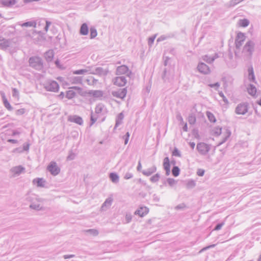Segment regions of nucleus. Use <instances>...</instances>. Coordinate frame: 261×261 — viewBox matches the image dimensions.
<instances>
[{
	"label": "nucleus",
	"instance_id": "f8f14e48",
	"mask_svg": "<svg viewBox=\"0 0 261 261\" xmlns=\"http://www.w3.org/2000/svg\"><path fill=\"white\" fill-rule=\"evenodd\" d=\"M68 121L74 122L80 125L83 124V120L82 118L76 115L69 116L68 117Z\"/></svg>",
	"mask_w": 261,
	"mask_h": 261
},
{
	"label": "nucleus",
	"instance_id": "393cba45",
	"mask_svg": "<svg viewBox=\"0 0 261 261\" xmlns=\"http://www.w3.org/2000/svg\"><path fill=\"white\" fill-rule=\"evenodd\" d=\"M124 118V115L121 112L119 113L118 116H117V118L116 119V123L115 125L114 126V129H115L119 125L122 124V120Z\"/></svg>",
	"mask_w": 261,
	"mask_h": 261
},
{
	"label": "nucleus",
	"instance_id": "774afa93",
	"mask_svg": "<svg viewBox=\"0 0 261 261\" xmlns=\"http://www.w3.org/2000/svg\"><path fill=\"white\" fill-rule=\"evenodd\" d=\"M239 4L236 0H231L229 2V6L230 7H233L237 4Z\"/></svg>",
	"mask_w": 261,
	"mask_h": 261
},
{
	"label": "nucleus",
	"instance_id": "9b49d317",
	"mask_svg": "<svg viewBox=\"0 0 261 261\" xmlns=\"http://www.w3.org/2000/svg\"><path fill=\"white\" fill-rule=\"evenodd\" d=\"M90 73L92 74H97L99 76L106 75L108 74V70L100 67L93 69L92 67H91V71L90 72Z\"/></svg>",
	"mask_w": 261,
	"mask_h": 261
},
{
	"label": "nucleus",
	"instance_id": "052dcab7",
	"mask_svg": "<svg viewBox=\"0 0 261 261\" xmlns=\"http://www.w3.org/2000/svg\"><path fill=\"white\" fill-rule=\"evenodd\" d=\"M155 38V36H153V37H150L148 38V43L149 46H151L153 44V43L154 41Z\"/></svg>",
	"mask_w": 261,
	"mask_h": 261
},
{
	"label": "nucleus",
	"instance_id": "2f4dec72",
	"mask_svg": "<svg viewBox=\"0 0 261 261\" xmlns=\"http://www.w3.org/2000/svg\"><path fill=\"white\" fill-rule=\"evenodd\" d=\"M36 23L34 21H27L21 24L22 27H34L35 28Z\"/></svg>",
	"mask_w": 261,
	"mask_h": 261
},
{
	"label": "nucleus",
	"instance_id": "338daca9",
	"mask_svg": "<svg viewBox=\"0 0 261 261\" xmlns=\"http://www.w3.org/2000/svg\"><path fill=\"white\" fill-rule=\"evenodd\" d=\"M30 144L28 143H25L23 144V151H28L29 149Z\"/></svg>",
	"mask_w": 261,
	"mask_h": 261
},
{
	"label": "nucleus",
	"instance_id": "c85d7f7f",
	"mask_svg": "<svg viewBox=\"0 0 261 261\" xmlns=\"http://www.w3.org/2000/svg\"><path fill=\"white\" fill-rule=\"evenodd\" d=\"M109 178L113 183H117L119 181V176L115 172L110 173L109 174Z\"/></svg>",
	"mask_w": 261,
	"mask_h": 261
},
{
	"label": "nucleus",
	"instance_id": "bb28decb",
	"mask_svg": "<svg viewBox=\"0 0 261 261\" xmlns=\"http://www.w3.org/2000/svg\"><path fill=\"white\" fill-rule=\"evenodd\" d=\"M248 79L250 82H255V77L254 74V71L252 67H250L248 69Z\"/></svg>",
	"mask_w": 261,
	"mask_h": 261
},
{
	"label": "nucleus",
	"instance_id": "2eb2a0df",
	"mask_svg": "<svg viewBox=\"0 0 261 261\" xmlns=\"http://www.w3.org/2000/svg\"><path fill=\"white\" fill-rule=\"evenodd\" d=\"M164 169L166 171V175L168 176L170 173V164L168 157H166L163 161Z\"/></svg>",
	"mask_w": 261,
	"mask_h": 261
},
{
	"label": "nucleus",
	"instance_id": "ea45409f",
	"mask_svg": "<svg viewBox=\"0 0 261 261\" xmlns=\"http://www.w3.org/2000/svg\"><path fill=\"white\" fill-rule=\"evenodd\" d=\"M206 115L210 121H211V122H216V119L215 118V117L212 113L210 112H207Z\"/></svg>",
	"mask_w": 261,
	"mask_h": 261
},
{
	"label": "nucleus",
	"instance_id": "680f3d73",
	"mask_svg": "<svg viewBox=\"0 0 261 261\" xmlns=\"http://www.w3.org/2000/svg\"><path fill=\"white\" fill-rule=\"evenodd\" d=\"M204 170L199 169L197 172V174L199 176H202L204 174Z\"/></svg>",
	"mask_w": 261,
	"mask_h": 261
},
{
	"label": "nucleus",
	"instance_id": "c03bdc74",
	"mask_svg": "<svg viewBox=\"0 0 261 261\" xmlns=\"http://www.w3.org/2000/svg\"><path fill=\"white\" fill-rule=\"evenodd\" d=\"M97 117L95 116V115L93 114V112H91V116H90V126H92L97 120Z\"/></svg>",
	"mask_w": 261,
	"mask_h": 261
},
{
	"label": "nucleus",
	"instance_id": "20e7f679",
	"mask_svg": "<svg viewBox=\"0 0 261 261\" xmlns=\"http://www.w3.org/2000/svg\"><path fill=\"white\" fill-rule=\"evenodd\" d=\"M248 104L246 102L241 103L239 104L235 110V112L237 114L244 115L248 112Z\"/></svg>",
	"mask_w": 261,
	"mask_h": 261
},
{
	"label": "nucleus",
	"instance_id": "39448f33",
	"mask_svg": "<svg viewBox=\"0 0 261 261\" xmlns=\"http://www.w3.org/2000/svg\"><path fill=\"white\" fill-rule=\"evenodd\" d=\"M47 169L54 176L58 175L60 172V169L58 167L55 162H51L48 165Z\"/></svg>",
	"mask_w": 261,
	"mask_h": 261
},
{
	"label": "nucleus",
	"instance_id": "412c9836",
	"mask_svg": "<svg viewBox=\"0 0 261 261\" xmlns=\"http://www.w3.org/2000/svg\"><path fill=\"white\" fill-rule=\"evenodd\" d=\"M17 3L16 0H2V5L5 7L11 8Z\"/></svg>",
	"mask_w": 261,
	"mask_h": 261
},
{
	"label": "nucleus",
	"instance_id": "b1692460",
	"mask_svg": "<svg viewBox=\"0 0 261 261\" xmlns=\"http://www.w3.org/2000/svg\"><path fill=\"white\" fill-rule=\"evenodd\" d=\"M89 28L86 23H83L80 28V33L82 35H87L88 34Z\"/></svg>",
	"mask_w": 261,
	"mask_h": 261
},
{
	"label": "nucleus",
	"instance_id": "0eeeda50",
	"mask_svg": "<svg viewBox=\"0 0 261 261\" xmlns=\"http://www.w3.org/2000/svg\"><path fill=\"white\" fill-rule=\"evenodd\" d=\"M245 39V36L244 33L242 32L238 33L235 40L236 47L237 49H239L242 45Z\"/></svg>",
	"mask_w": 261,
	"mask_h": 261
},
{
	"label": "nucleus",
	"instance_id": "dca6fc26",
	"mask_svg": "<svg viewBox=\"0 0 261 261\" xmlns=\"http://www.w3.org/2000/svg\"><path fill=\"white\" fill-rule=\"evenodd\" d=\"M1 96L2 98V100L3 102L4 106L5 107L10 111H11L13 110V107L11 106L8 100H7L5 94L4 92L1 93Z\"/></svg>",
	"mask_w": 261,
	"mask_h": 261
},
{
	"label": "nucleus",
	"instance_id": "423d86ee",
	"mask_svg": "<svg viewBox=\"0 0 261 261\" xmlns=\"http://www.w3.org/2000/svg\"><path fill=\"white\" fill-rule=\"evenodd\" d=\"M255 43L252 40H249L246 42L243 47L244 51L247 52L249 55L251 56L254 50Z\"/></svg>",
	"mask_w": 261,
	"mask_h": 261
},
{
	"label": "nucleus",
	"instance_id": "72a5a7b5",
	"mask_svg": "<svg viewBox=\"0 0 261 261\" xmlns=\"http://www.w3.org/2000/svg\"><path fill=\"white\" fill-rule=\"evenodd\" d=\"M76 95L75 92L72 90H69L66 92V97L69 99L73 98Z\"/></svg>",
	"mask_w": 261,
	"mask_h": 261
},
{
	"label": "nucleus",
	"instance_id": "09e8293b",
	"mask_svg": "<svg viewBox=\"0 0 261 261\" xmlns=\"http://www.w3.org/2000/svg\"><path fill=\"white\" fill-rule=\"evenodd\" d=\"M132 219V216L130 213H126L125 215V223H129Z\"/></svg>",
	"mask_w": 261,
	"mask_h": 261
},
{
	"label": "nucleus",
	"instance_id": "3c124183",
	"mask_svg": "<svg viewBox=\"0 0 261 261\" xmlns=\"http://www.w3.org/2000/svg\"><path fill=\"white\" fill-rule=\"evenodd\" d=\"M26 112V110L25 109H18L15 112V114L16 115H22L23 114H24Z\"/></svg>",
	"mask_w": 261,
	"mask_h": 261
},
{
	"label": "nucleus",
	"instance_id": "f704fd0d",
	"mask_svg": "<svg viewBox=\"0 0 261 261\" xmlns=\"http://www.w3.org/2000/svg\"><path fill=\"white\" fill-rule=\"evenodd\" d=\"M82 76H75L71 78L72 83L73 84H82Z\"/></svg>",
	"mask_w": 261,
	"mask_h": 261
},
{
	"label": "nucleus",
	"instance_id": "13d9d810",
	"mask_svg": "<svg viewBox=\"0 0 261 261\" xmlns=\"http://www.w3.org/2000/svg\"><path fill=\"white\" fill-rule=\"evenodd\" d=\"M216 246L215 244H212L210 245L209 246H206L204 248H203L200 251L199 253H201L202 252H203L204 251L207 250L208 249L214 248Z\"/></svg>",
	"mask_w": 261,
	"mask_h": 261
},
{
	"label": "nucleus",
	"instance_id": "5fc2aeb1",
	"mask_svg": "<svg viewBox=\"0 0 261 261\" xmlns=\"http://www.w3.org/2000/svg\"><path fill=\"white\" fill-rule=\"evenodd\" d=\"M192 133L195 138H196L197 139H198L199 138V132H198V130L197 129H196V128L193 129Z\"/></svg>",
	"mask_w": 261,
	"mask_h": 261
},
{
	"label": "nucleus",
	"instance_id": "6ab92c4d",
	"mask_svg": "<svg viewBox=\"0 0 261 261\" xmlns=\"http://www.w3.org/2000/svg\"><path fill=\"white\" fill-rule=\"evenodd\" d=\"M25 168L21 166H15L11 168V172L14 175H19L21 172L24 171Z\"/></svg>",
	"mask_w": 261,
	"mask_h": 261
},
{
	"label": "nucleus",
	"instance_id": "f3484780",
	"mask_svg": "<svg viewBox=\"0 0 261 261\" xmlns=\"http://www.w3.org/2000/svg\"><path fill=\"white\" fill-rule=\"evenodd\" d=\"M129 71L128 68L126 65H121L117 68L116 74L121 75L126 74Z\"/></svg>",
	"mask_w": 261,
	"mask_h": 261
},
{
	"label": "nucleus",
	"instance_id": "49530a36",
	"mask_svg": "<svg viewBox=\"0 0 261 261\" xmlns=\"http://www.w3.org/2000/svg\"><path fill=\"white\" fill-rule=\"evenodd\" d=\"M30 207L35 210L39 211L41 210V207L40 206V204H36V203H32L30 204Z\"/></svg>",
	"mask_w": 261,
	"mask_h": 261
},
{
	"label": "nucleus",
	"instance_id": "e2e57ef3",
	"mask_svg": "<svg viewBox=\"0 0 261 261\" xmlns=\"http://www.w3.org/2000/svg\"><path fill=\"white\" fill-rule=\"evenodd\" d=\"M8 48H9V51L11 54H13L16 51V48L15 47H13L11 46V42H10V47H9Z\"/></svg>",
	"mask_w": 261,
	"mask_h": 261
},
{
	"label": "nucleus",
	"instance_id": "4be33fe9",
	"mask_svg": "<svg viewBox=\"0 0 261 261\" xmlns=\"http://www.w3.org/2000/svg\"><path fill=\"white\" fill-rule=\"evenodd\" d=\"M54 57V52L53 50H48L44 54L45 59L47 62H51L53 60Z\"/></svg>",
	"mask_w": 261,
	"mask_h": 261
},
{
	"label": "nucleus",
	"instance_id": "8fccbe9b",
	"mask_svg": "<svg viewBox=\"0 0 261 261\" xmlns=\"http://www.w3.org/2000/svg\"><path fill=\"white\" fill-rule=\"evenodd\" d=\"M167 181L171 187L173 186L176 183V181L174 179L171 178H167Z\"/></svg>",
	"mask_w": 261,
	"mask_h": 261
},
{
	"label": "nucleus",
	"instance_id": "f257e3e1",
	"mask_svg": "<svg viewBox=\"0 0 261 261\" xmlns=\"http://www.w3.org/2000/svg\"><path fill=\"white\" fill-rule=\"evenodd\" d=\"M30 66L33 68L40 71L43 68V62L42 59L38 56L30 58L29 60Z\"/></svg>",
	"mask_w": 261,
	"mask_h": 261
},
{
	"label": "nucleus",
	"instance_id": "9d476101",
	"mask_svg": "<svg viewBox=\"0 0 261 261\" xmlns=\"http://www.w3.org/2000/svg\"><path fill=\"white\" fill-rule=\"evenodd\" d=\"M127 89L126 88L122 89H120L118 91H112V94L113 96L123 99L126 95Z\"/></svg>",
	"mask_w": 261,
	"mask_h": 261
},
{
	"label": "nucleus",
	"instance_id": "a878e982",
	"mask_svg": "<svg viewBox=\"0 0 261 261\" xmlns=\"http://www.w3.org/2000/svg\"><path fill=\"white\" fill-rule=\"evenodd\" d=\"M34 184H36L38 187H44L45 181L42 178H36L33 180Z\"/></svg>",
	"mask_w": 261,
	"mask_h": 261
},
{
	"label": "nucleus",
	"instance_id": "864d4df0",
	"mask_svg": "<svg viewBox=\"0 0 261 261\" xmlns=\"http://www.w3.org/2000/svg\"><path fill=\"white\" fill-rule=\"evenodd\" d=\"M221 127H215L214 129V134L216 136H219L221 134Z\"/></svg>",
	"mask_w": 261,
	"mask_h": 261
},
{
	"label": "nucleus",
	"instance_id": "7ed1b4c3",
	"mask_svg": "<svg viewBox=\"0 0 261 261\" xmlns=\"http://www.w3.org/2000/svg\"><path fill=\"white\" fill-rule=\"evenodd\" d=\"M196 149L201 155H206L210 150V146L205 143L200 142L197 144Z\"/></svg>",
	"mask_w": 261,
	"mask_h": 261
},
{
	"label": "nucleus",
	"instance_id": "58836bf2",
	"mask_svg": "<svg viewBox=\"0 0 261 261\" xmlns=\"http://www.w3.org/2000/svg\"><path fill=\"white\" fill-rule=\"evenodd\" d=\"M196 121V118L194 114H190L188 117V122L190 124H194Z\"/></svg>",
	"mask_w": 261,
	"mask_h": 261
},
{
	"label": "nucleus",
	"instance_id": "6e6552de",
	"mask_svg": "<svg viewBox=\"0 0 261 261\" xmlns=\"http://www.w3.org/2000/svg\"><path fill=\"white\" fill-rule=\"evenodd\" d=\"M197 69L200 73L204 74H208L211 72L210 67L203 62H200L198 64Z\"/></svg>",
	"mask_w": 261,
	"mask_h": 261
},
{
	"label": "nucleus",
	"instance_id": "0e129e2a",
	"mask_svg": "<svg viewBox=\"0 0 261 261\" xmlns=\"http://www.w3.org/2000/svg\"><path fill=\"white\" fill-rule=\"evenodd\" d=\"M91 79L92 80L91 83H89V85H94L97 83L98 80H96L93 77H91Z\"/></svg>",
	"mask_w": 261,
	"mask_h": 261
},
{
	"label": "nucleus",
	"instance_id": "473e14b6",
	"mask_svg": "<svg viewBox=\"0 0 261 261\" xmlns=\"http://www.w3.org/2000/svg\"><path fill=\"white\" fill-rule=\"evenodd\" d=\"M180 173V169L176 166H174L172 169V174L175 176L177 177Z\"/></svg>",
	"mask_w": 261,
	"mask_h": 261
},
{
	"label": "nucleus",
	"instance_id": "7c9ffc66",
	"mask_svg": "<svg viewBox=\"0 0 261 261\" xmlns=\"http://www.w3.org/2000/svg\"><path fill=\"white\" fill-rule=\"evenodd\" d=\"M104 108V105L102 103H98L96 105L95 108V112L96 114H100Z\"/></svg>",
	"mask_w": 261,
	"mask_h": 261
},
{
	"label": "nucleus",
	"instance_id": "bf43d9fd",
	"mask_svg": "<svg viewBox=\"0 0 261 261\" xmlns=\"http://www.w3.org/2000/svg\"><path fill=\"white\" fill-rule=\"evenodd\" d=\"M133 176V175L132 173L126 172L124 175V178L125 179H128L132 178Z\"/></svg>",
	"mask_w": 261,
	"mask_h": 261
},
{
	"label": "nucleus",
	"instance_id": "cd10ccee",
	"mask_svg": "<svg viewBox=\"0 0 261 261\" xmlns=\"http://www.w3.org/2000/svg\"><path fill=\"white\" fill-rule=\"evenodd\" d=\"M248 93L251 96H255L256 93V88L253 84H250L247 88Z\"/></svg>",
	"mask_w": 261,
	"mask_h": 261
},
{
	"label": "nucleus",
	"instance_id": "69168bd1",
	"mask_svg": "<svg viewBox=\"0 0 261 261\" xmlns=\"http://www.w3.org/2000/svg\"><path fill=\"white\" fill-rule=\"evenodd\" d=\"M219 95L221 97H222L223 98V100L224 101V102L226 103H228V101L227 100V99L226 98V97L224 95L223 93L222 92H220L219 93Z\"/></svg>",
	"mask_w": 261,
	"mask_h": 261
},
{
	"label": "nucleus",
	"instance_id": "4d7b16f0",
	"mask_svg": "<svg viewBox=\"0 0 261 261\" xmlns=\"http://www.w3.org/2000/svg\"><path fill=\"white\" fill-rule=\"evenodd\" d=\"M186 207V205L184 204V203H181V204H179V205H177L175 207V210H184V208Z\"/></svg>",
	"mask_w": 261,
	"mask_h": 261
},
{
	"label": "nucleus",
	"instance_id": "a19ab883",
	"mask_svg": "<svg viewBox=\"0 0 261 261\" xmlns=\"http://www.w3.org/2000/svg\"><path fill=\"white\" fill-rule=\"evenodd\" d=\"M196 186L195 181L193 180H189L187 183V188L188 189H192Z\"/></svg>",
	"mask_w": 261,
	"mask_h": 261
},
{
	"label": "nucleus",
	"instance_id": "c756f323",
	"mask_svg": "<svg viewBox=\"0 0 261 261\" xmlns=\"http://www.w3.org/2000/svg\"><path fill=\"white\" fill-rule=\"evenodd\" d=\"M230 135L231 132L229 129H227L226 130L225 136L223 138L222 140L219 143L218 145L220 146L221 144H223L224 142H225L226 140L228 139V138L230 137Z\"/></svg>",
	"mask_w": 261,
	"mask_h": 261
},
{
	"label": "nucleus",
	"instance_id": "5701e85b",
	"mask_svg": "<svg viewBox=\"0 0 261 261\" xmlns=\"http://www.w3.org/2000/svg\"><path fill=\"white\" fill-rule=\"evenodd\" d=\"M156 171V167L155 165L152 166L151 167L142 171V173L145 176H150L152 173H154Z\"/></svg>",
	"mask_w": 261,
	"mask_h": 261
},
{
	"label": "nucleus",
	"instance_id": "37998d69",
	"mask_svg": "<svg viewBox=\"0 0 261 261\" xmlns=\"http://www.w3.org/2000/svg\"><path fill=\"white\" fill-rule=\"evenodd\" d=\"M160 178V175L159 173H156L154 175L150 177V180L152 182H155L159 181V179Z\"/></svg>",
	"mask_w": 261,
	"mask_h": 261
},
{
	"label": "nucleus",
	"instance_id": "aec40b11",
	"mask_svg": "<svg viewBox=\"0 0 261 261\" xmlns=\"http://www.w3.org/2000/svg\"><path fill=\"white\" fill-rule=\"evenodd\" d=\"M91 71V67H87L85 69L76 70L73 71L74 74H85L86 73H90Z\"/></svg>",
	"mask_w": 261,
	"mask_h": 261
},
{
	"label": "nucleus",
	"instance_id": "6e6d98bb",
	"mask_svg": "<svg viewBox=\"0 0 261 261\" xmlns=\"http://www.w3.org/2000/svg\"><path fill=\"white\" fill-rule=\"evenodd\" d=\"M12 96L15 97H18L19 91L16 88L12 89Z\"/></svg>",
	"mask_w": 261,
	"mask_h": 261
},
{
	"label": "nucleus",
	"instance_id": "e433bc0d",
	"mask_svg": "<svg viewBox=\"0 0 261 261\" xmlns=\"http://www.w3.org/2000/svg\"><path fill=\"white\" fill-rule=\"evenodd\" d=\"M90 38L93 39L96 37L97 35L96 29L94 27H91L90 29Z\"/></svg>",
	"mask_w": 261,
	"mask_h": 261
},
{
	"label": "nucleus",
	"instance_id": "de8ad7c7",
	"mask_svg": "<svg viewBox=\"0 0 261 261\" xmlns=\"http://www.w3.org/2000/svg\"><path fill=\"white\" fill-rule=\"evenodd\" d=\"M172 155L178 157L181 156L180 152L177 148L175 147L174 148L172 151Z\"/></svg>",
	"mask_w": 261,
	"mask_h": 261
},
{
	"label": "nucleus",
	"instance_id": "4c0bfd02",
	"mask_svg": "<svg viewBox=\"0 0 261 261\" xmlns=\"http://www.w3.org/2000/svg\"><path fill=\"white\" fill-rule=\"evenodd\" d=\"M85 232L93 236H97L98 234V231L95 229H89L85 230Z\"/></svg>",
	"mask_w": 261,
	"mask_h": 261
},
{
	"label": "nucleus",
	"instance_id": "4468645a",
	"mask_svg": "<svg viewBox=\"0 0 261 261\" xmlns=\"http://www.w3.org/2000/svg\"><path fill=\"white\" fill-rule=\"evenodd\" d=\"M10 40L0 37V48L3 50L7 49L10 47Z\"/></svg>",
	"mask_w": 261,
	"mask_h": 261
},
{
	"label": "nucleus",
	"instance_id": "79ce46f5",
	"mask_svg": "<svg viewBox=\"0 0 261 261\" xmlns=\"http://www.w3.org/2000/svg\"><path fill=\"white\" fill-rule=\"evenodd\" d=\"M249 24V21L247 19L240 20V25L243 27H246Z\"/></svg>",
	"mask_w": 261,
	"mask_h": 261
},
{
	"label": "nucleus",
	"instance_id": "603ef678",
	"mask_svg": "<svg viewBox=\"0 0 261 261\" xmlns=\"http://www.w3.org/2000/svg\"><path fill=\"white\" fill-rule=\"evenodd\" d=\"M149 209L146 207H140V208L137 209L135 212H148Z\"/></svg>",
	"mask_w": 261,
	"mask_h": 261
},
{
	"label": "nucleus",
	"instance_id": "1a4fd4ad",
	"mask_svg": "<svg viewBox=\"0 0 261 261\" xmlns=\"http://www.w3.org/2000/svg\"><path fill=\"white\" fill-rule=\"evenodd\" d=\"M113 82L114 85L119 87H122L125 85L127 80L124 76H117L113 80Z\"/></svg>",
	"mask_w": 261,
	"mask_h": 261
},
{
	"label": "nucleus",
	"instance_id": "a211bd4d",
	"mask_svg": "<svg viewBox=\"0 0 261 261\" xmlns=\"http://www.w3.org/2000/svg\"><path fill=\"white\" fill-rule=\"evenodd\" d=\"M87 94L95 98H99L103 96V92L101 90H89Z\"/></svg>",
	"mask_w": 261,
	"mask_h": 261
},
{
	"label": "nucleus",
	"instance_id": "f03ea898",
	"mask_svg": "<svg viewBox=\"0 0 261 261\" xmlns=\"http://www.w3.org/2000/svg\"><path fill=\"white\" fill-rule=\"evenodd\" d=\"M44 87L47 91L55 92L58 91L59 86L55 81H48L44 84Z\"/></svg>",
	"mask_w": 261,
	"mask_h": 261
},
{
	"label": "nucleus",
	"instance_id": "ddd939ff",
	"mask_svg": "<svg viewBox=\"0 0 261 261\" xmlns=\"http://www.w3.org/2000/svg\"><path fill=\"white\" fill-rule=\"evenodd\" d=\"M113 198L112 196L107 198L103 203L102 204L101 209L102 211H106L111 206Z\"/></svg>",
	"mask_w": 261,
	"mask_h": 261
},
{
	"label": "nucleus",
	"instance_id": "a18cd8bd",
	"mask_svg": "<svg viewBox=\"0 0 261 261\" xmlns=\"http://www.w3.org/2000/svg\"><path fill=\"white\" fill-rule=\"evenodd\" d=\"M224 221H222L221 222L217 223L216 226L214 227L213 230H220L222 227L224 225Z\"/></svg>",
	"mask_w": 261,
	"mask_h": 261
},
{
	"label": "nucleus",
	"instance_id": "c9c22d12",
	"mask_svg": "<svg viewBox=\"0 0 261 261\" xmlns=\"http://www.w3.org/2000/svg\"><path fill=\"white\" fill-rule=\"evenodd\" d=\"M202 59L203 61L209 64L212 63L214 61V59L208 55L203 56L202 57Z\"/></svg>",
	"mask_w": 261,
	"mask_h": 261
}]
</instances>
